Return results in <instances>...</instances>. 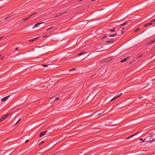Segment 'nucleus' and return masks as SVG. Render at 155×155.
I'll use <instances>...</instances> for the list:
<instances>
[{
    "label": "nucleus",
    "instance_id": "412c9836",
    "mask_svg": "<svg viewBox=\"0 0 155 155\" xmlns=\"http://www.w3.org/2000/svg\"><path fill=\"white\" fill-rule=\"evenodd\" d=\"M139 133V132L137 133H136V134H133V135H132L130 136L131 137H133V136H134L138 134V133Z\"/></svg>",
    "mask_w": 155,
    "mask_h": 155
},
{
    "label": "nucleus",
    "instance_id": "6e6552de",
    "mask_svg": "<svg viewBox=\"0 0 155 155\" xmlns=\"http://www.w3.org/2000/svg\"><path fill=\"white\" fill-rule=\"evenodd\" d=\"M43 22H41V23H37L36 24H35L32 28H34L36 27H38L39 25H40L41 24L43 23Z\"/></svg>",
    "mask_w": 155,
    "mask_h": 155
},
{
    "label": "nucleus",
    "instance_id": "58836bf2",
    "mask_svg": "<svg viewBox=\"0 0 155 155\" xmlns=\"http://www.w3.org/2000/svg\"><path fill=\"white\" fill-rule=\"evenodd\" d=\"M2 38H3V37H1V38H0V39H1Z\"/></svg>",
    "mask_w": 155,
    "mask_h": 155
},
{
    "label": "nucleus",
    "instance_id": "f3484780",
    "mask_svg": "<svg viewBox=\"0 0 155 155\" xmlns=\"http://www.w3.org/2000/svg\"><path fill=\"white\" fill-rule=\"evenodd\" d=\"M127 23H128V22H124L123 24L120 25V26H123L124 25L127 24Z\"/></svg>",
    "mask_w": 155,
    "mask_h": 155
},
{
    "label": "nucleus",
    "instance_id": "c85d7f7f",
    "mask_svg": "<svg viewBox=\"0 0 155 155\" xmlns=\"http://www.w3.org/2000/svg\"><path fill=\"white\" fill-rule=\"evenodd\" d=\"M20 120V119H19L18 121L16 123V124H15V126L18 123V122Z\"/></svg>",
    "mask_w": 155,
    "mask_h": 155
},
{
    "label": "nucleus",
    "instance_id": "6ab92c4d",
    "mask_svg": "<svg viewBox=\"0 0 155 155\" xmlns=\"http://www.w3.org/2000/svg\"><path fill=\"white\" fill-rule=\"evenodd\" d=\"M115 31V30L114 28H113L112 29H110V30H109V31H110V32H114Z\"/></svg>",
    "mask_w": 155,
    "mask_h": 155
},
{
    "label": "nucleus",
    "instance_id": "2f4dec72",
    "mask_svg": "<svg viewBox=\"0 0 155 155\" xmlns=\"http://www.w3.org/2000/svg\"><path fill=\"white\" fill-rule=\"evenodd\" d=\"M106 101V100L105 101H102V100H101L100 101V102H105V101Z\"/></svg>",
    "mask_w": 155,
    "mask_h": 155
},
{
    "label": "nucleus",
    "instance_id": "bb28decb",
    "mask_svg": "<svg viewBox=\"0 0 155 155\" xmlns=\"http://www.w3.org/2000/svg\"><path fill=\"white\" fill-rule=\"evenodd\" d=\"M10 18V16H8V17H6L5 18V20H7V19H8V18Z\"/></svg>",
    "mask_w": 155,
    "mask_h": 155
},
{
    "label": "nucleus",
    "instance_id": "7c9ffc66",
    "mask_svg": "<svg viewBox=\"0 0 155 155\" xmlns=\"http://www.w3.org/2000/svg\"><path fill=\"white\" fill-rule=\"evenodd\" d=\"M146 140L145 139H144L142 142V143H143L144 142H146Z\"/></svg>",
    "mask_w": 155,
    "mask_h": 155
},
{
    "label": "nucleus",
    "instance_id": "4be33fe9",
    "mask_svg": "<svg viewBox=\"0 0 155 155\" xmlns=\"http://www.w3.org/2000/svg\"><path fill=\"white\" fill-rule=\"evenodd\" d=\"M155 138L153 139V140H151V141L150 142V143H151L152 142H155Z\"/></svg>",
    "mask_w": 155,
    "mask_h": 155
},
{
    "label": "nucleus",
    "instance_id": "20e7f679",
    "mask_svg": "<svg viewBox=\"0 0 155 155\" xmlns=\"http://www.w3.org/2000/svg\"><path fill=\"white\" fill-rule=\"evenodd\" d=\"M8 116V114L5 115L0 118V122L3 121Z\"/></svg>",
    "mask_w": 155,
    "mask_h": 155
},
{
    "label": "nucleus",
    "instance_id": "7ed1b4c3",
    "mask_svg": "<svg viewBox=\"0 0 155 155\" xmlns=\"http://www.w3.org/2000/svg\"><path fill=\"white\" fill-rule=\"evenodd\" d=\"M35 14V13H34L32 14L29 17H28L27 18H24V19H22V20L23 21V22H25V21H27V20H28L32 15H34Z\"/></svg>",
    "mask_w": 155,
    "mask_h": 155
},
{
    "label": "nucleus",
    "instance_id": "2eb2a0df",
    "mask_svg": "<svg viewBox=\"0 0 155 155\" xmlns=\"http://www.w3.org/2000/svg\"><path fill=\"white\" fill-rule=\"evenodd\" d=\"M85 53V52H81L79 54H78V56H80L81 55H82V54H83L84 53Z\"/></svg>",
    "mask_w": 155,
    "mask_h": 155
},
{
    "label": "nucleus",
    "instance_id": "4468645a",
    "mask_svg": "<svg viewBox=\"0 0 155 155\" xmlns=\"http://www.w3.org/2000/svg\"><path fill=\"white\" fill-rule=\"evenodd\" d=\"M113 40L112 39H111L110 40L106 41H105V42L107 43H111L113 42Z\"/></svg>",
    "mask_w": 155,
    "mask_h": 155
},
{
    "label": "nucleus",
    "instance_id": "f704fd0d",
    "mask_svg": "<svg viewBox=\"0 0 155 155\" xmlns=\"http://www.w3.org/2000/svg\"><path fill=\"white\" fill-rule=\"evenodd\" d=\"M18 48V47L16 48H15V50H17Z\"/></svg>",
    "mask_w": 155,
    "mask_h": 155
},
{
    "label": "nucleus",
    "instance_id": "ddd939ff",
    "mask_svg": "<svg viewBox=\"0 0 155 155\" xmlns=\"http://www.w3.org/2000/svg\"><path fill=\"white\" fill-rule=\"evenodd\" d=\"M117 35V33H115L113 34H111V35H109V37H115V36H116Z\"/></svg>",
    "mask_w": 155,
    "mask_h": 155
},
{
    "label": "nucleus",
    "instance_id": "1a4fd4ad",
    "mask_svg": "<svg viewBox=\"0 0 155 155\" xmlns=\"http://www.w3.org/2000/svg\"><path fill=\"white\" fill-rule=\"evenodd\" d=\"M151 137H150L149 136H148L145 139L146 141V142H148L151 139Z\"/></svg>",
    "mask_w": 155,
    "mask_h": 155
},
{
    "label": "nucleus",
    "instance_id": "f03ea898",
    "mask_svg": "<svg viewBox=\"0 0 155 155\" xmlns=\"http://www.w3.org/2000/svg\"><path fill=\"white\" fill-rule=\"evenodd\" d=\"M122 95V93H121L116 95L110 101H112L115 100L116 98H118L120 96Z\"/></svg>",
    "mask_w": 155,
    "mask_h": 155
},
{
    "label": "nucleus",
    "instance_id": "393cba45",
    "mask_svg": "<svg viewBox=\"0 0 155 155\" xmlns=\"http://www.w3.org/2000/svg\"><path fill=\"white\" fill-rule=\"evenodd\" d=\"M59 98L58 97H57L56 98L54 99V101H56L57 100H59Z\"/></svg>",
    "mask_w": 155,
    "mask_h": 155
},
{
    "label": "nucleus",
    "instance_id": "473e14b6",
    "mask_svg": "<svg viewBox=\"0 0 155 155\" xmlns=\"http://www.w3.org/2000/svg\"><path fill=\"white\" fill-rule=\"evenodd\" d=\"M29 141V140H25V143H27V142H28Z\"/></svg>",
    "mask_w": 155,
    "mask_h": 155
},
{
    "label": "nucleus",
    "instance_id": "0eeeda50",
    "mask_svg": "<svg viewBox=\"0 0 155 155\" xmlns=\"http://www.w3.org/2000/svg\"><path fill=\"white\" fill-rule=\"evenodd\" d=\"M10 96V95L6 97H3L1 100V101H6L8 97H9V96Z\"/></svg>",
    "mask_w": 155,
    "mask_h": 155
},
{
    "label": "nucleus",
    "instance_id": "c9c22d12",
    "mask_svg": "<svg viewBox=\"0 0 155 155\" xmlns=\"http://www.w3.org/2000/svg\"><path fill=\"white\" fill-rule=\"evenodd\" d=\"M143 140L142 139V138H140V141H141Z\"/></svg>",
    "mask_w": 155,
    "mask_h": 155
},
{
    "label": "nucleus",
    "instance_id": "dca6fc26",
    "mask_svg": "<svg viewBox=\"0 0 155 155\" xmlns=\"http://www.w3.org/2000/svg\"><path fill=\"white\" fill-rule=\"evenodd\" d=\"M108 36L107 35H104L102 38L101 39H104L106 38Z\"/></svg>",
    "mask_w": 155,
    "mask_h": 155
},
{
    "label": "nucleus",
    "instance_id": "a878e982",
    "mask_svg": "<svg viewBox=\"0 0 155 155\" xmlns=\"http://www.w3.org/2000/svg\"><path fill=\"white\" fill-rule=\"evenodd\" d=\"M44 141H42L39 144H43L44 143Z\"/></svg>",
    "mask_w": 155,
    "mask_h": 155
},
{
    "label": "nucleus",
    "instance_id": "c756f323",
    "mask_svg": "<svg viewBox=\"0 0 155 155\" xmlns=\"http://www.w3.org/2000/svg\"><path fill=\"white\" fill-rule=\"evenodd\" d=\"M155 22V18L151 20V22Z\"/></svg>",
    "mask_w": 155,
    "mask_h": 155
},
{
    "label": "nucleus",
    "instance_id": "e433bc0d",
    "mask_svg": "<svg viewBox=\"0 0 155 155\" xmlns=\"http://www.w3.org/2000/svg\"><path fill=\"white\" fill-rule=\"evenodd\" d=\"M121 34H123V33H124V32L123 31H121Z\"/></svg>",
    "mask_w": 155,
    "mask_h": 155
},
{
    "label": "nucleus",
    "instance_id": "a211bd4d",
    "mask_svg": "<svg viewBox=\"0 0 155 155\" xmlns=\"http://www.w3.org/2000/svg\"><path fill=\"white\" fill-rule=\"evenodd\" d=\"M140 29V28H137V29H136L135 30L134 32H137V31H139Z\"/></svg>",
    "mask_w": 155,
    "mask_h": 155
},
{
    "label": "nucleus",
    "instance_id": "b1692460",
    "mask_svg": "<svg viewBox=\"0 0 155 155\" xmlns=\"http://www.w3.org/2000/svg\"><path fill=\"white\" fill-rule=\"evenodd\" d=\"M62 14H61H61H60V15H56L55 16V17H58V16H60V15H62Z\"/></svg>",
    "mask_w": 155,
    "mask_h": 155
},
{
    "label": "nucleus",
    "instance_id": "cd10ccee",
    "mask_svg": "<svg viewBox=\"0 0 155 155\" xmlns=\"http://www.w3.org/2000/svg\"><path fill=\"white\" fill-rule=\"evenodd\" d=\"M1 55H0V59L1 60H2L4 58V56H3V57H2L1 58Z\"/></svg>",
    "mask_w": 155,
    "mask_h": 155
},
{
    "label": "nucleus",
    "instance_id": "f257e3e1",
    "mask_svg": "<svg viewBox=\"0 0 155 155\" xmlns=\"http://www.w3.org/2000/svg\"><path fill=\"white\" fill-rule=\"evenodd\" d=\"M47 27V28L46 29V31H48L49 30H50L51 32L53 31L55 28V27L52 25L51 26H48Z\"/></svg>",
    "mask_w": 155,
    "mask_h": 155
},
{
    "label": "nucleus",
    "instance_id": "4c0bfd02",
    "mask_svg": "<svg viewBox=\"0 0 155 155\" xmlns=\"http://www.w3.org/2000/svg\"><path fill=\"white\" fill-rule=\"evenodd\" d=\"M95 0H92L91 1V2H93V1H95Z\"/></svg>",
    "mask_w": 155,
    "mask_h": 155
},
{
    "label": "nucleus",
    "instance_id": "f8f14e48",
    "mask_svg": "<svg viewBox=\"0 0 155 155\" xmlns=\"http://www.w3.org/2000/svg\"><path fill=\"white\" fill-rule=\"evenodd\" d=\"M38 38V37H37L36 38H33V39H32L31 40H30L28 41L29 42H32V41H33L35 40H37Z\"/></svg>",
    "mask_w": 155,
    "mask_h": 155
},
{
    "label": "nucleus",
    "instance_id": "9b49d317",
    "mask_svg": "<svg viewBox=\"0 0 155 155\" xmlns=\"http://www.w3.org/2000/svg\"><path fill=\"white\" fill-rule=\"evenodd\" d=\"M155 42V38L153 40H151L148 43L147 45H149L150 44H152Z\"/></svg>",
    "mask_w": 155,
    "mask_h": 155
},
{
    "label": "nucleus",
    "instance_id": "aec40b11",
    "mask_svg": "<svg viewBox=\"0 0 155 155\" xmlns=\"http://www.w3.org/2000/svg\"><path fill=\"white\" fill-rule=\"evenodd\" d=\"M76 70V68H73V69H72L69 70V71H74V70Z\"/></svg>",
    "mask_w": 155,
    "mask_h": 155
},
{
    "label": "nucleus",
    "instance_id": "423d86ee",
    "mask_svg": "<svg viewBox=\"0 0 155 155\" xmlns=\"http://www.w3.org/2000/svg\"><path fill=\"white\" fill-rule=\"evenodd\" d=\"M47 131L46 130L41 133L39 135V137H41L44 136L45 134L47 132Z\"/></svg>",
    "mask_w": 155,
    "mask_h": 155
},
{
    "label": "nucleus",
    "instance_id": "9d476101",
    "mask_svg": "<svg viewBox=\"0 0 155 155\" xmlns=\"http://www.w3.org/2000/svg\"><path fill=\"white\" fill-rule=\"evenodd\" d=\"M152 23L151 22V23H149L146 24H144L143 25V26L144 27H147V26H148L149 25H152Z\"/></svg>",
    "mask_w": 155,
    "mask_h": 155
},
{
    "label": "nucleus",
    "instance_id": "5701e85b",
    "mask_svg": "<svg viewBox=\"0 0 155 155\" xmlns=\"http://www.w3.org/2000/svg\"><path fill=\"white\" fill-rule=\"evenodd\" d=\"M42 66L45 67H46L48 66V65L46 64H42Z\"/></svg>",
    "mask_w": 155,
    "mask_h": 155
},
{
    "label": "nucleus",
    "instance_id": "72a5a7b5",
    "mask_svg": "<svg viewBox=\"0 0 155 155\" xmlns=\"http://www.w3.org/2000/svg\"><path fill=\"white\" fill-rule=\"evenodd\" d=\"M131 138V136H130L129 137H127V138L126 139H129V138Z\"/></svg>",
    "mask_w": 155,
    "mask_h": 155
},
{
    "label": "nucleus",
    "instance_id": "39448f33",
    "mask_svg": "<svg viewBox=\"0 0 155 155\" xmlns=\"http://www.w3.org/2000/svg\"><path fill=\"white\" fill-rule=\"evenodd\" d=\"M130 58V56H128L126 58H124L123 59L120 61V62H124L126 61L129 58Z\"/></svg>",
    "mask_w": 155,
    "mask_h": 155
}]
</instances>
